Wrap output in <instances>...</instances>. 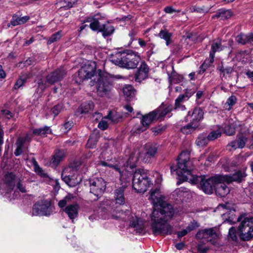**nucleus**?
<instances>
[{"mask_svg": "<svg viewBox=\"0 0 253 253\" xmlns=\"http://www.w3.org/2000/svg\"><path fill=\"white\" fill-rule=\"evenodd\" d=\"M173 213V210L171 216L167 215L166 211L153 210L151 216V228L155 236H166L171 234L172 228L167 221L172 217Z\"/></svg>", "mask_w": 253, "mask_h": 253, "instance_id": "nucleus-1", "label": "nucleus"}, {"mask_svg": "<svg viewBox=\"0 0 253 253\" xmlns=\"http://www.w3.org/2000/svg\"><path fill=\"white\" fill-rule=\"evenodd\" d=\"M193 165V162L190 159L189 154L187 152H182L179 156L177 168L171 166V172L176 171L177 175L181 176L183 180L190 182L191 177L196 176L191 174Z\"/></svg>", "mask_w": 253, "mask_h": 253, "instance_id": "nucleus-2", "label": "nucleus"}, {"mask_svg": "<svg viewBox=\"0 0 253 253\" xmlns=\"http://www.w3.org/2000/svg\"><path fill=\"white\" fill-rule=\"evenodd\" d=\"M191 178L190 182L193 184L200 183L202 190L208 194L213 192L217 184L223 181L222 175H215L209 178H207L205 176L196 175Z\"/></svg>", "mask_w": 253, "mask_h": 253, "instance_id": "nucleus-3", "label": "nucleus"}, {"mask_svg": "<svg viewBox=\"0 0 253 253\" xmlns=\"http://www.w3.org/2000/svg\"><path fill=\"white\" fill-rule=\"evenodd\" d=\"M164 198L161 194L160 189L157 188L151 190L148 199L153 205L154 210L166 211L167 215L171 216L173 209L171 205L164 201Z\"/></svg>", "mask_w": 253, "mask_h": 253, "instance_id": "nucleus-4", "label": "nucleus"}, {"mask_svg": "<svg viewBox=\"0 0 253 253\" xmlns=\"http://www.w3.org/2000/svg\"><path fill=\"white\" fill-rule=\"evenodd\" d=\"M152 184L143 169H137L133 174L132 187L138 193H143Z\"/></svg>", "mask_w": 253, "mask_h": 253, "instance_id": "nucleus-5", "label": "nucleus"}, {"mask_svg": "<svg viewBox=\"0 0 253 253\" xmlns=\"http://www.w3.org/2000/svg\"><path fill=\"white\" fill-rule=\"evenodd\" d=\"M120 57L113 59L112 61L115 65L127 69H133L136 67L140 61V56L136 53L121 54Z\"/></svg>", "mask_w": 253, "mask_h": 253, "instance_id": "nucleus-6", "label": "nucleus"}, {"mask_svg": "<svg viewBox=\"0 0 253 253\" xmlns=\"http://www.w3.org/2000/svg\"><path fill=\"white\" fill-rule=\"evenodd\" d=\"M238 235L243 241H250L253 238V218H245L238 228Z\"/></svg>", "mask_w": 253, "mask_h": 253, "instance_id": "nucleus-7", "label": "nucleus"}, {"mask_svg": "<svg viewBox=\"0 0 253 253\" xmlns=\"http://www.w3.org/2000/svg\"><path fill=\"white\" fill-rule=\"evenodd\" d=\"M112 77L110 75L103 74L98 79L97 93L101 97L108 95L113 88Z\"/></svg>", "mask_w": 253, "mask_h": 253, "instance_id": "nucleus-8", "label": "nucleus"}, {"mask_svg": "<svg viewBox=\"0 0 253 253\" xmlns=\"http://www.w3.org/2000/svg\"><path fill=\"white\" fill-rule=\"evenodd\" d=\"M119 215H113V218L115 219H121L124 220H130V226L133 227L137 233H141L144 229V222L143 220L136 217L131 215V218H129L130 212L128 211H119Z\"/></svg>", "mask_w": 253, "mask_h": 253, "instance_id": "nucleus-9", "label": "nucleus"}, {"mask_svg": "<svg viewBox=\"0 0 253 253\" xmlns=\"http://www.w3.org/2000/svg\"><path fill=\"white\" fill-rule=\"evenodd\" d=\"M196 237L197 239L200 240L202 242H210L213 245L218 244L217 242L218 235L212 228L199 231Z\"/></svg>", "mask_w": 253, "mask_h": 253, "instance_id": "nucleus-10", "label": "nucleus"}, {"mask_svg": "<svg viewBox=\"0 0 253 253\" xmlns=\"http://www.w3.org/2000/svg\"><path fill=\"white\" fill-rule=\"evenodd\" d=\"M106 189V182L102 178H97L90 181V192L96 198L94 200L100 197Z\"/></svg>", "mask_w": 253, "mask_h": 253, "instance_id": "nucleus-11", "label": "nucleus"}, {"mask_svg": "<svg viewBox=\"0 0 253 253\" xmlns=\"http://www.w3.org/2000/svg\"><path fill=\"white\" fill-rule=\"evenodd\" d=\"M96 66L94 62L87 61L78 71V76L81 81L88 79L93 77L95 73Z\"/></svg>", "mask_w": 253, "mask_h": 253, "instance_id": "nucleus-12", "label": "nucleus"}, {"mask_svg": "<svg viewBox=\"0 0 253 253\" xmlns=\"http://www.w3.org/2000/svg\"><path fill=\"white\" fill-rule=\"evenodd\" d=\"M51 208L50 204L47 201L39 202L34 205L32 214L33 215H49L50 214Z\"/></svg>", "mask_w": 253, "mask_h": 253, "instance_id": "nucleus-13", "label": "nucleus"}, {"mask_svg": "<svg viewBox=\"0 0 253 253\" xmlns=\"http://www.w3.org/2000/svg\"><path fill=\"white\" fill-rule=\"evenodd\" d=\"M248 140V137L247 134H241L237 136L236 140L231 142L227 146L229 150L232 149H236L237 148H243Z\"/></svg>", "mask_w": 253, "mask_h": 253, "instance_id": "nucleus-14", "label": "nucleus"}, {"mask_svg": "<svg viewBox=\"0 0 253 253\" xmlns=\"http://www.w3.org/2000/svg\"><path fill=\"white\" fill-rule=\"evenodd\" d=\"M66 72L63 68H60L51 73L46 77V82L49 84H53L63 79Z\"/></svg>", "mask_w": 253, "mask_h": 253, "instance_id": "nucleus-15", "label": "nucleus"}, {"mask_svg": "<svg viewBox=\"0 0 253 253\" xmlns=\"http://www.w3.org/2000/svg\"><path fill=\"white\" fill-rule=\"evenodd\" d=\"M17 181L15 175L13 172H7L4 175L3 182L6 189V193L10 192L13 190Z\"/></svg>", "mask_w": 253, "mask_h": 253, "instance_id": "nucleus-16", "label": "nucleus"}, {"mask_svg": "<svg viewBox=\"0 0 253 253\" xmlns=\"http://www.w3.org/2000/svg\"><path fill=\"white\" fill-rule=\"evenodd\" d=\"M203 110L200 108H197L194 110L192 114L190 111L188 112V115L186 117V121L198 124V122L203 119Z\"/></svg>", "mask_w": 253, "mask_h": 253, "instance_id": "nucleus-17", "label": "nucleus"}, {"mask_svg": "<svg viewBox=\"0 0 253 253\" xmlns=\"http://www.w3.org/2000/svg\"><path fill=\"white\" fill-rule=\"evenodd\" d=\"M246 176L244 171H238L232 175H222L223 181H226V183H230L233 181L240 182Z\"/></svg>", "mask_w": 253, "mask_h": 253, "instance_id": "nucleus-18", "label": "nucleus"}, {"mask_svg": "<svg viewBox=\"0 0 253 253\" xmlns=\"http://www.w3.org/2000/svg\"><path fill=\"white\" fill-rule=\"evenodd\" d=\"M148 71L149 68L146 64L144 62L142 63L136 73L135 81L140 83L146 79L148 77Z\"/></svg>", "mask_w": 253, "mask_h": 253, "instance_id": "nucleus-19", "label": "nucleus"}, {"mask_svg": "<svg viewBox=\"0 0 253 253\" xmlns=\"http://www.w3.org/2000/svg\"><path fill=\"white\" fill-rule=\"evenodd\" d=\"M79 206L77 204L68 205L64 210L68 217L74 222V219L78 215Z\"/></svg>", "mask_w": 253, "mask_h": 253, "instance_id": "nucleus-20", "label": "nucleus"}, {"mask_svg": "<svg viewBox=\"0 0 253 253\" xmlns=\"http://www.w3.org/2000/svg\"><path fill=\"white\" fill-rule=\"evenodd\" d=\"M225 183L226 181H221L216 185L214 191L217 196L224 197L229 193V189L226 186Z\"/></svg>", "mask_w": 253, "mask_h": 253, "instance_id": "nucleus-21", "label": "nucleus"}, {"mask_svg": "<svg viewBox=\"0 0 253 253\" xmlns=\"http://www.w3.org/2000/svg\"><path fill=\"white\" fill-rule=\"evenodd\" d=\"M65 157V153L63 150H58L55 152L50 160V164L57 166L62 162Z\"/></svg>", "mask_w": 253, "mask_h": 253, "instance_id": "nucleus-22", "label": "nucleus"}, {"mask_svg": "<svg viewBox=\"0 0 253 253\" xmlns=\"http://www.w3.org/2000/svg\"><path fill=\"white\" fill-rule=\"evenodd\" d=\"M156 113L153 111L142 117L141 122L143 127L147 128L153 121L157 120L155 114Z\"/></svg>", "mask_w": 253, "mask_h": 253, "instance_id": "nucleus-23", "label": "nucleus"}, {"mask_svg": "<svg viewBox=\"0 0 253 253\" xmlns=\"http://www.w3.org/2000/svg\"><path fill=\"white\" fill-rule=\"evenodd\" d=\"M172 110L171 106H168L166 108H164V106H160L156 110H154V112H157L155 114V115L157 117V120H162V119L169 113Z\"/></svg>", "mask_w": 253, "mask_h": 253, "instance_id": "nucleus-24", "label": "nucleus"}, {"mask_svg": "<svg viewBox=\"0 0 253 253\" xmlns=\"http://www.w3.org/2000/svg\"><path fill=\"white\" fill-rule=\"evenodd\" d=\"M125 187L122 186L116 189L115 191V200L116 204L122 205L125 203L124 190Z\"/></svg>", "mask_w": 253, "mask_h": 253, "instance_id": "nucleus-25", "label": "nucleus"}, {"mask_svg": "<svg viewBox=\"0 0 253 253\" xmlns=\"http://www.w3.org/2000/svg\"><path fill=\"white\" fill-rule=\"evenodd\" d=\"M124 95L127 101L131 100L135 96V90L130 85H126L123 88Z\"/></svg>", "mask_w": 253, "mask_h": 253, "instance_id": "nucleus-26", "label": "nucleus"}, {"mask_svg": "<svg viewBox=\"0 0 253 253\" xmlns=\"http://www.w3.org/2000/svg\"><path fill=\"white\" fill-rule=\"evenodd\" d=\"M114 31V27L109 24H103L99 30V32L102 33V36L104 38L111 36Z\"/></svg>", "mask_w": 253, "mask_h": 253, "instance_id": "nucleus-27", "label": "nucleus"}, {"mask_svg": "<svg viewBox=\"0 0 253 253\" xmlns=\"http://www.w3.org/2000/svg\"><path fill=\"white\" fill-rule=\"evenodd\" d=\"M223 49V46L221 44L220 42H213L211 45V50L210 53L211 62H212L214 57V53Z\"/></svg>", "mask_w": 253, "mask_h": 253, "instance_id": "nucleus-28", "label": "nucleus"}, {"mask_svg": "<svg viewBox=\"0 0 253 253\" xmlns=\"http://www.w3.org/2000/svg\"><path fill=\"white\" fill-rule=\"evenodd\" d=\"M94 108V104L92 102L88 101L83 103L78 109V112L81 114H85L91 112Z\"/></svg>", "mask_w": 253, "mask_h": 253, "instance_id": "nucleus-29", "label": "nucleus"}, {"mask_svg": "<svg viewBox=\"0 0 253 253\" xmlns=\"http://www.w3.org/2000/svg\"><path fill=\"white\" fill-rule=\"evenodd\" d=\"M232 15V13L231 10L221 9L217 12L215 15L212 16V18H220L222 20H225L229 18Z\"/></svg>", "mask_w": 253, "mask_h": 253, "instance_id": "nucleus-30", "label": "nucleus"}, {"mask_svg": "<svg viewBox=\"0 0 253 253\" xmlns=\"http://www.w3.org/2000/svg\"><path fill=\"white\" fill-rule=\"evenodd\" d=\"M30 19L29 16H25L23 17H18L17 16H13L11 21V24L15 26L25 23Z\"/></svg>", "mask_w": 253, "mask_h": 253, "instance_id": "nucleus-31", "label": "nucleus"}, {"mask_svg": "<svg viewBox=\"0 0 253 253\" xmlns=\"http://www.w3.org/2000/svg\"><path fill=\"white\" fill-rule=\"evenodd\" d=\"M199 126V124L191 122V123L181 128V131L184 134L193 132Z\"/></svg>", "mask_w": 253, "mask_h": 253, "instance_id": "nucleus-32", "label": "nucleus"}, {"mask_svg": "<svg viewBox=\"0 0 253 253\" xmlns=\"http://www.w3.org/2000/svg\"><path fill=\"white\" fill-rule=\"evenodd\" d=\"M86 22L90 23L89 27L92 30L99 31L101 27L98 18L88 17L86 19Z\"/></svg>", "mask_w": 253, "mask_h": 253, "instance_id": "nucleus-33", "label": "nucleus"}, {"mask_svg": "<svg viewBox=\"0 0 253 253\" xmlns=\"http://www.w3.org/2000/svg\"><path fill=\"white\" fill-rule=\"evenodd\" d=\"M29 77L30 75L29 74L27 73L22 74L16 82L14 85V89H17L22 87Z\"/></svg>", "mask_w": 253, "mask_h": 253, "instance_id": "nucleus-34", "label": "nucleus"}, {"mask_svg": "<svg viewBox=\"0 0 253 253\" xmlns=\"http://www.w3.org/2000/svg\"><path fill=\"white\" fill-rule=\"evenodd\" d=\"M138 153H132L130 154L127 159L126 162V166L129 167L130 168H133L136 166V164L138 161Z\"/></svg>", "mask_w": 253, "mask_h": 253, "instance_id": "nucleus-35", "label": "nucleus"}, {"mask_svg": "<svg viewBox=\"0 0 253 253\" xmlns=\"http://www.w3.org/2000/svg\"><path fill=\"white\" fill-rule=\"evenodd\" d=\"M70 168L65 169L62 173V178L63 180L70 186H74L75 183L73 181V179L70 177V175L66 174L68 169Z\"/></svg>", "mask_w": 253, "mask_h": 253, "instance_id": "nucleus-36", "label": "nucleus"}, {"mask_svg": "<svg viewBox=\"0 0 253 253\" xmlns=\"http://www.w3.org/2000/svg\"><path fill=\"white\" fill-rule=\"evenodd\" d=\"M51 131V130L49 127L44 126L42 128L34 129L33 131V133L34 134L39 135L42 136H44L46 134L50 133Z\"/></svg>", "mask_w": 253, "mask_h": 253, "instance_id": "nucleus-37", "label": "nucleus"}, {"mask_svg": "<svg viewBox=\"0 0 253 253\" xmlns=\"http://www.w3.org/2000/svg\"><path fill=\"white\" fill-rule=\"evenodd\" d=\"M210 141L208 136H207L205 134L200 135L196 140V144L199 147H203L206 146Z\"/></svg>", "mask_w": 253, "mask_h": 253, "instance_id": "nucleus-38", "label": "nucleus"}, {"mask_svg": "<svg viewBox=\"0 0 253 253\" xmlns=\"http://www.w3.org/2000/svg\"><path fill=\"white\" fill-rule=\"evenodd\" d=\"M159 36L161 38L166 41L167 45L170 42L171 34L167 30H161L159 33Z\"/></svg>", "mask_w": 253, "mask_h": 253, "instance_id": "nucleus-39", "label": "nucleus"}, {"mask_svg": "<svg viewBox=\"0 0 253 253\" xmlns=\"http://www.w3.org/2000/svg\"><path fill=\"white\" fill-rule=\"evenodd\" d=\"M157 152V147L156 145H149L147 146V152L146 156L148 157H153Z\"/></svg>", "mask_w": 253, "mask_h": 253, "instance_id": "nucleus-40", "label": "nucleus"}, {"mask_svg": "<svg viewBox=\"0 0 253 253\" xmlns=\"http://www.w3.org/2000/svg\"><path fill=\"white\" fill-rule=\"evenodd\" d=\"M108 119V121L111 123H117L120 121L121 119V116L116 113L110 112L109 114L107 116Z\"/></svg>", "mask_w": 253, "mask_h": 253, "instance_id": "nucleus-41", "label": "nucleus"}, {"mask_svg": "<svg viewBox=\"0 0 253 253\" xmlns=\"http://www.w3.org/2000/svg\"><path fill=\"white\" fill-rule=\"evenodd\" d=\"M224 129V132L226 135H232L235 133V126L233 125L231 123L229 122V123L226 124V126L222 129Z\"/></svg>", "mask_w": 253, "mask_h": 253, "instance_id": "nucleus-42", "label": "nucleus"}, {"mask_svg": "<svg viewBox=\"0 0 253 253\" xmlns=\"http://www.w3.org/2000/svg\"><path fill=\"white\" fill-rule=\"evenodd\" d=\"M98 135L95 134H91L87 141L86 144V146L88 148H93L94 146L96 144V142L98 140Z\"/></svg>", "mask_w": 253, "mask_h": 253, "instance_id": "nucleus-43", "label": "nucleus"}, {"mask_svg": "<svg viewBox=\"0 0 253 253\" xmlns=\"http://www.w3.org/2000/svg\"><path fill=\"white\" fill-rule=\"evenodd\" d=\"M62 32L58 31L53 34L48 39L47 43L50 44L57 41H58L62 37Z\"/></svg>", "mask_w": 253, "mask_h": 253, "instance_id": "nucleus-44", "label": "nucleus"}, {"mask_svg": "<svg viewBox=\"0 0 253 253\" xmlns=\"http://www.w3.org/2000/svg\"><path fill=\"white\" fill-rule=\"evenodd\" d=\"M100 164L103 166H107L110 168H112L117 170L119 172V173L121 174L122 172L121 170L120 167L121 166V165L120 163L119 164H112L110 163V162H103L101 161L100 162Z\"/></svg>", "mask_w": 253, "mask_h": 253, "instance_id": "nucleus-45", "label": "nucleus"}, {"mask_svg": "<svg viewBox=\"0 0 253 253\" xmlns=\"http://www.w3.org/2000/svg\"><path fill=\"white\" fill-rule=\"evenodd\" d=\"M73 198V196L70 194L67 195L64 199L60 200L58 202V206L60 208H62L64 207L67 204L69 203L71 200Z\"/></svg>", "mask_w": 253, "mask_h": 253, "instance_id": "nucleus-46", "label": "nucleus"}, {"mask_svg": "<svg viewBox=\"0 0 253 253\" xmlns=\"http://www.w3.org/2000/svg\"><path fill=\"white\" fill-rule=\"evenodd\" d=\"M233 71V69L231 67H224L222 66L220 68V76L222 75V76L224 77H226L227 75L229 76L232 73Z\"/></svg>", "mask_w": 253, "mask_h": 253, "instance_id": "nucleus-47", "label": "nucleus"}, {"mask_svg": "<svg viewBox=\"0 0 253 253\" xmlns=\"http://www.w3.org/2000/svg\"><path fill=\"white\" fill-rule=\"evenodd\" d=\"M221 129L220 128L217 130H213L208 135L210 140H213L220 137L221 135Z\"/></svg>", "mask_w": 253, "mask_h": 253, "instance_id": "nucleus-48", "label": "nucleus"}, {"mask_svg": "<svg viewBox=\"0 0 253 253\" xmlns=\"http://www.w3.org/2000/svg\"><path fill=\"white\" fill-rule=\"evenodd\" d=\"M110 123L108 121V119L106 116L103 118L99 123L98 127L102 130H106L108 128V125Z\"/></svg>", "mask_w": 253, "mask_h": 253, "instance_id": "nucleus-49", "label": "nucleus"}, {"mask_svg": "<svg viewBox=\"0 0 253 253\" xmlns=\"http://www.w3.org/2000/svg\"><path fill=\"white\" fill-rule=\"evenodd\" d=\"M34 165L35 171L37 174L44 177L47 176V173L38 165L35 161Z\"/></svg>", "mask_w": 253, "mask_h": 253, "instance_id": "nucleus-50", "label": "nucleus"}, {"mask_svg": "<svg viewBox=\"0 0 253 253\" xmlns=\"http://www.w3.org/2000/svg\"><path fill=\"white\" fill-rule=\"evenodd\" d=\"M228 236L233 241H237L238 240V232H236V229L234 227H231L229 230Z\"/></svg>", "mask_w": 253, "mask_h": 253, "instance_id": "nucleus-51", "label": "nucleus"}, {"mask_svg": "<svg viewBox=\"0 0 253 253\" xmlns=\"http://www.w3.org/2000/svg\"><path fill=\"white\" fill-rule=\"evenodd\" d=\"M63 109L62 104H57L54 106L51 110V112L54 118L57 116Z\"/></svg>", "mask_w": 253, "mask_h": 253, "instance_id": "nucleus-52", "label": "nucleus"}, {"mask_svg": "<svg viewBox=\"0 0 253 253\" xmlns=\"http://www.w3.org/2000/svg\"><path fill=\"white\" fill-rule=\"evenodd\" d=\"M236 41L240 43L245 44L248 42L247 35L240 34L236 38Z\"/></svg>", "mask_w": 253, "mask_h": 253, "instance_id": "nucleus-53", "label": "nucleus"}, {"mask_svg": "<svg viewBox=\"0 0 253 253\" xmlns=\"http://www.w3.org/2000/svg\"><path fill=\"white\" fill-rule=\"evenodd\" d=\"M32 137L27 134L24 138H19L16 142L18 146L23 147V145L26 141H29L31 140Z\"/></svg>", "mask_w": 253, "mask_h": 253, "instance_id": "nucleus-54", "label": "nucleus"}, {"mask_svg": "<svg viewBox=\"0 0 253 253\" xmlns=\"http://www.w3.org/2000/svg\"><path fill=\"white\" fill-rule=\"evenodd\" d=\"M38 86L37 88V92L40 93H42L43 90L47 87V85L43 80H40L38 81Z\"/></svg>", "mask_w": 253, "mask_h": 253, "instance_id": "nucleus-55", "label": "nucleus"}, {"mask_svg": "<svg viewBox=\"0 0 253 253\" xmlns=\"http://www.w3.org/2000/svg\"><path fill=\"white\" fill-rule=\"evenodd\" d=\"M199 226L198 223L195 221L191 222L185 228L188 233L195 229Z\"/></svg>", "mask_w": 253, "mask_h": 253, "instance_id": "nucleus-56", "label": "nucleus"}, {"mask_svg": "<svg viewBox=\"0 0 253 253\" xmlns=\"http://www.w3.org/2000/svg\"><path fill=\"white\" fill-rule=\"evenodd\" d=\"M185 98V96L184 95H180L176 99L175 102V108H178L179 106H180V104L181 103L184 101V98Z\"/></svg>", "mask_w": 253, "mask_h": 253, "instance_id": "nucleus-57", "label": "nucleus"}, {"mask_svg": "<svg viewBox=\"0 0 253 253\" xmlns=\"http://www.w3.org/2000/svg\"><path fill=\"white\" fill-rule=\"evenodd\" d=\"M164 11L168 14H172L174 12H179V10H176L174 9L172 6H167L164 8Z\"/></svg>", "mask_w": 253, "mask_h": 253, "instance_id": "nucleus-58", "label": "nucleus"}, {"mask_svg": "<svg viewBox=\"0 0 253 253\" xmlns=\"http://www.w3.org/2000/svg\"><path fill=\"white\" fill-rule=\"evenodd\" d=\"M65 2L67 3V5L64 6V7L69 9L73 7V5L76 3L77 0H65Z\"/></svg>", "mask_w": 253, "mask_h": 253, "instance_id": "nucleus-59", "label": "nucleus"}, {"mask_svg": "<svg viewBox=\"0 0 253 253\" xmlns=\"http://www.w3.org/2000/svg\"><path fill=\"white\" fill-rule=\"evenodd\" d=\"M73 125H74V123L72 121H68V122H66L64 124L63 127L64 128V129L65 130L68 131L72 127V126H73Z\"/></svg>", "mask_w": 253, "mask_h": 253, "instance_id": "nucleus-60", "label": "nucleus"}, {"mask_svg": "<svg viewBox=\"0 0 253 253\" xmlns=\"http://www.w3.org/2000/svg\"><path fill=\"white\" fill-rule=\"evenodd\" d=\"M236 98L234 96H230L227 100L226 103L229 106H232L236 102Z\"/></svg>", "mask_w": 253, "mask_h": 253, "instance_id": "nucleus-61", "label": "nucleus"}, {"mask_svg": "<svg viewBox=\"0 0 253 253\" xmlns=\"http://www.w3.org/2000/svg\"><path fill=\"white\" fill-rule=\"evenodd\" d=\"M17 187L22 193H25L26 192L25 186L20 180L17 181Z\"/></svg>", "mask_w": 253, "mask_h": 253, "instance_id": "nucleus-62", "label": "nucleus"}, {"mask_svg": "<svg viewBox=\"0 0 253 253\" xmlns=\"http://www.w3.org/2000/svg\"><path fill=\"white\" fill-rule=\"evenodd\" d=\"M1 112H2V115L4 117H5L6 118L9 119L12 118V113L10 111H9V110H2Z\"/></svg>", "mask_w": 253, "mask_h": 253, "instance_id": "nucleus-63", "label": "nucleus"}, {"mask_svg": "<svg viewBox=\"0 0 253 253\" xmlns=\"http://www.w3.org/2000/svg\"><path fill=\"white\" fill-rule=\"evenodd\" d=\"M184 193V191L181 188H178L174 190L173 192V195H177L178 197L182 196Z\"/></svg>", "mask_w": 253, "mask_h": 253, "instance_id": "nucleus-64", "label": "nucleus"}]
</instances>
